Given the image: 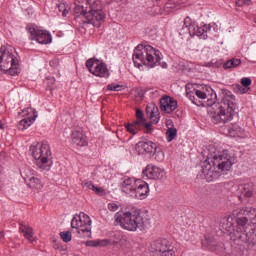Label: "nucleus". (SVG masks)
I'll return each mask as SVG.
<instances>
[{
    "instance_id": "cd10ccee",
    "label": "nucleus",
    "mask_w": 256,
    "mask_h": 256,
    "mask_svg": "<svg viewBox=\"0 0 256 256\" xmlns=\"http://www.w3.org/2000/svg\"><path fill=\"white\" fill-rule=\"evenodd\" d=\"M170 249H173V246H171V243L167 239L158 241L156 243V252H158V253L163 254V253L169 251Z\"/></svg>"
},
{
    "instance_id": "6e6552de",
    "label": "nucleus",
    "mask_w": 256,
    "mask_h": 256,
    "mask_svg": "<svg viewBox=\"0 0 256 256\" xmlns=\"http://www.w3.org/2000/svg\"><path fill=\"white\" fill-rule=\"evenodd\" d=\"M153 53L151 45H143L140 44L134 49L133 53V63L134 65L140 69L143 65H149V57H151Z\"/></svg>"
},
{
    "instance_id": "a19ab883",
    "label": "nucleus",
    "mask_w": 256,
    "mask_h": 256,
    "mask_svg": "<svg viewBox=\"0 0 256 256\" xmlns=\"http://www.w3.org/2000/svg\"><path fill=\"white\" fill-rule=\"evenodd\" d=\"M60 237L64 241V243H69V241H71V239H72L71 232H69V231L61 232Z\"/></svg>"
},
{
    "instance_id": "c9c22d12",
    "label": "nucleus",
    "mask_w": 256,
    "mask_h": 256,
    "mask_svg": "<svg viewBox=\"0 0 256 256\" xmlns=\"http://www.w3.org/2000/svg\"><path fill=\"white\" fill-rule=\"evenodd\" d=\"M150 119H151V123H154L155 125H157V123H159V108H153L150 112Z\"/></svg>"
},
{
    "instance_id": "f03ea898",
    "label": "nucleus",
    "mask_w": 256,
    "mask_h": 256,
    "mask_svg": "<svg viewBox=\"0 0 256 256\" xmlns=\"http://www.w3.org/2000/svg\"><path fill=\"white\" fill-rule=\"evenodd\" d=\"M74 13L76 17H81L83 23L101 27L105 21V11H103V2L101 0H78L75 3Z\"/></svg>"
},
{
    "instance_id": "c03bdc74",
    "label": "nucleus",
    "mask_w": 256,
    "mask_h": 256,
    "mask_svg": "<svg viewBox=\"0 0 256 256\" xmlns=\"http://www.w3.org/2000/svg\"><path fill=\"white\" fill-rule=\"evenodd\" d=\"M82 187H84L86 189H90L91 191H93L95 189V184H93V182L90 181V180H84L82 182Z\"/></svg>"
},
{
    "instance_id": "dca6fc26",
    "label": "nucleus",
    "mask_w": 256,
    "mask_h": 256,
    "mask_svg": "<svg viewBox=\"0 0 256 256\" xmlns=\"http://www.w3.org/2000/svg\"><path fill=\"white\" fill-rule=\"evenodd\" d=\"M71 141L72 145H76V147H87L89 145V140H87V135L84 131L74 130L71 133Z\"/></svg>"
},
{
    "instance_id": "412c9836",
    "label": "nucleus",
    "mask_w": 256,
    "mask_h": 256,
    "mask_svg": "<svg viewBox=\"0 0 256 256\" xmlns=\"http://www.w3.org/2000/svg\"><path fill=\"white\" fill-rule=\"evenodd\" d=\"M19 231L23 233L25 239L29 241V243H35L37 238L33 235V228L23 222L19 223Z\"/></svg>"
},
{
    "instance_id": "5fc2aeb1",
    "label": "nucleus",
    "mask_w": 256,
    "mask_h": 256,
    "mask_svg": "<svg viewBox=\"0 0 256 256\" xmlns=\"http://www.w3.org/2000/svg\"><path fill=\"white\" fill-rule=\"evenodd\" d=\"M5 241V232H0V243H3Z\"/></svg>"
},
{
    "instance_id": "7ed1b4c3",
    "label": "nucleus",
    "mask_w": 256,
    "mask_h": 256,
    "mask_svg": "<svg viewBox=\"0 0 256 256\" xmlns=\"http://www.w3.org/2000/svg\"><path fill=\"white\" fill-rule=\"evenodd\" d=\"M115 221L126 231L135 232L137 229L139 231H147L151 227L149 214L140 210L117 212L115 214Z\"/></svg>"
},
{
    "instance_id": "ea45409f",
    "label": "nucleus",
    "mask_w": 256,
    "mask_h": 256,
    "mask_svg": "<svg viewBox=\"0 0 256 256\" xmlns=\"http://www.w3.org/2000/svg\"><path fill=\"white\" fill-rule=\"evenodd\" d=\"M52 247L53 249L59 251L60 253L63 251H67V246L61 245V243L57 242V240H54Z\"/></svg>"
},
{
    "instance_id": "f3484780",
    "label": "nucleus",
    "mask_w": 256,
    "mask_h": 256,
    "mask_svg": "<svg viewBox=\"0 0 256 256\" xmlns=\"http://www.w3.org/2000/svg\"><path fill=\"white\" fill-rule=\"evenodd\" d=\"M152 54L150 57H148V67H158V65L162 66V69H167V63L163 62L161 63V59H163V54L161 51L153 48L152 46Z\"/></svg>"
},
{
    "instance_id": "09e8293b",
    "label": "nucleus",
    "mask_w": 256,
    "mask_h": 256,
    "mask_svg": "<svg viewBox=\"0 0 256 256\" xmlns=\"http://www.w3.org/2000/svg\"><path fill=\"white\" fill-rule=\"evenodd\" d=\"M195 95L198 97V99H207V93H205L203 90H196Z\"/></svg>"
},
{
    "instance_id": "473e14b6",
    "label": "nucleus",
    "mask_w": 256,
    "mask_h": 256,
    "mask_svg": "<svg viewBox=\"0 0 256 256\" xmlns=\"http://www.w3.org/2000/svg\"><path fill=\"white\" fill-rule=\"evenodd\" d=\"M202 91L204 93H206V97H207L208 101H211L213 99H217V94L215 93L213 88H211L210 86L203 87Z\"/></svg>"
},
{
    "instance_id": "423d86ee",
    "label": "nucleus",
    "mask_w": 256,
    "mask_h": 256,
    "mask_svg": "<svg viewBox=\"0 0 256 256\" xmlns=\"http://www.w3.org/2000/svg\"><path fill=\"white\" fill-rule=\"evenodd\" d=\"M0 69L5 71L8 75H19L21 69L19 68V59L15 50L13 48H7L6 46H1L0 48Z\"/></svg>"
},
{
    "instance_id": "393cba45",
    "label": "nucleus",
    "mask_w": 256,
    "mask_h": 256,
    "mask_svg": "<svg viewBox=\"0 0 256 256\" xmlns=\"http://www.w3.org/2000/svg\"><path fill=\"white\" fill-rule=\"evenodd\" d=\"M227 131V135L229 137H243L245 133V130H243V128H241L237 124H231L230 126H228Z\"/></svg>"
},
{
    "instance_id": "72a5a7b5",
    "label": "nucleus",
    "mask_w": 256,
    "mask_h": 256,
    "mask_svg": "<svg viewBox=\"0 0 256 256\" xmlns=\"http://www.w3.org/2000/svg\"><path fill=\"white\" fill-rule=\"evenodd\" d=\"M114 243H116V245H119L122 251H129V249H131V244L125 238H121L120 241H114Z\"/></svg>"
},
{
    "instance_id": "9b49d317",
    "label": "nucleus",
    "mask_w": 256,
    "mask_h": 256,
    "mask_svg": "<svg viewBox=\"0 0 256 256\" xmlns=\"http://www.w3.org/2000/svg\"><path fill=\"white\" fill-rule=\"evenodd\" d=\"M26 30L30 34V39L32 41H37L40 45H49L51 43V34L45 30L37 29L32 25H28Z\"/></svg>"
},
{
    "instance_id": "4c0bfd02",
    "label": "nucleus",
    "mask_w": 256,
    "mask_h": 256,
    "mask_svg": "<svg viewBox=\"0 0 256 256\" xmlns=\"http://www.w3.org/2000/svg\"><path fill=\"white\" fill-rule=\"evenodd\" d=\"M198 29H199V26L191 23V21H190L189 28H188L190 37H195V35H197Z\"/></svg>"
},
{
    "instance_id": "9d476101",
    "label": "nucleus",
    "mask_w": 256,
    "mask_h": 256,
    "mask_svg": "<svg viewBox=\"0 0 256 256\" xmlns=\"http://www.w3.org/2000/svg\"><path fill=\"white\" fill-rule=\"evenodd\" d=\"M136 151L139 155H155L158 161L163 160V152L157 151V144L153 141H140L136 144Z\"/></svg>"
},
{
    "instance_id": "f8f14e48",
    "label": "nucleus",
    "mask_w": 256,
    "mask_h": 256,
    "mask_svg": "<svg viewBox=\"0 0 256 256\" xmlns=\"http://www.w3.org/2000/svg\"><path fill=\"white\" fill-rule=\"evenodd\" d=\"M143 179H152L153 181H163L167 177L165 169L153 164H148L142 171Z\"/></svg>"
},
{
    "instance_id": "7c9ffc66",
    "label": "nucleus",
    "mask_w": 256,
    "mask_h": 256,
    "mask_svg": "<svg viewBox=\"0 0 256 256\" xmlns=\"http://www.w3.org/2000/svg\"><path fill=\"white\" fill-rule=\"evenodd\" d=\"M239 65H241V59L232 58L229 61L225 62L223 67L224 69H233L235 67H239Z\"/></svg>"
},
{
    "instance_id": "3c124183",
    "label": "nucleus",
    "mask_w": 256,
    "mask_h": 256,
    "mask_svg": "<svg viewBox=\"0 0 256 256\" xmlns=\"http://www.w3.org/2000/svg\"><path fill=\"white\" fill-rule=\"evenodd\" d=\"M143 127L146 129V133H151L153 131V124L144 122Z\"/></svg>"
},
{
    "instance_id": "49530a36",
    "label": "nucleus",
    "mask_w": 256,
    "mask_h": 256,
    "mask_svg": "<svg viewBox=\"0 0 256 256\" xmlns=\"http://www.w3.org/2000/svg\"><path fill=\"white\" fill-rule=\"evenodd\" d=\"M93 191L96 195H99L100 197L107 195V192L105 191V189H103L101 187L94 186Z\"/></svg>"
},
{
    "instance_id": "6e6d98bb",
    "label": "nucleus",
    "mask_w": 256,
    "mask_h": 256,
    "mask_svg": "<svg viewBox=\"0 0 256 256\" xmlns=\"http://www.w3.org/2000/svg\"><path fill=\"white\" fill-rule=\"evenodd\" d=\"M0 129H3V122L0 121Z\"/></svg>"
},
{
    "instance_id": "2f4dec72",
    "label": "nucleus",
    "mask_w": 256,
    "mask_h": 256,
    "mask_svg": "<svg viewBox=\"0 0 256 256\" xmlns=\"http://www.w3.org/2000/svg\"><path fill=\"white\" fill-rule=\"evenodd\" d=\"M215 246V242L213 241V238L209 235H204V239H202V247L204 249H213Z\"/></svg>"
},
{
    "instance_id": "bb28decb",
    "label": "nucleus",
    "mask_w": 256,
    "mask_h": 256,
    "mask_svg": "<svg viewBox=\"0 0 256 256\" xmlns=\"http://www.w3.org/2000/svg\"><path fill=\"white\" fill-rule=\"evenodd\" d=\"M35 119H37V115H35L32 118L26 117L18 122L17 128L20 131H25V129H29V127H31V125H33V123L35 122Z\"/></svg>"
},
{
    "instance_id": "20e7f679",
    "label": "nucleus",
    "mask_w": 256,
    "mask_h": 256,
    "mask_svg": "<svg viewBox=\"0 0 256 256\" xmlns=\"http://www.w3.org/2000/svg\"><path fill=\"white\" fill-rule=\"evenodd\" d=\"M236 107L237 104L235 103L234 95L225 96L221 102H213L212 110H210L212 123L219 125L233 121Z\"/></svg>"
},
{
    "instance_id": "b1692460",
    "label": "nucleus",
    "mask_w": 256,
    "mask_h": 256,
    "mask_svg": "<svg viewBox=\"0 0 256 256\" xmlns=\"http://www.w3.org/2000/svg\"><path fill=\"white\" fill-rule=\"evenodd\" d=\"M143 125L140 122L134 121L132 123H125L124 127L128 133L131 135H137L141 129H143Z\"/></svg>"
},
{
    "instance_id": "de8ad7c7",
    "label": "nucleus",
    "mask_w": 256,
    "mask_h": 256,
    "mask_svg": "<svg viewBox=\"0 0 256 256\" xmlns=\"http://www.w3.org/2000/svg\"><path fill=\"white\" fill-rule=\"evenodd\" d=\"M108 209L109 211H112V213H115V211H119V204L116 202H110L108 204Z\"/></svg>"
},
{
    "instance_id": "603ef678",
    "label": "nucleus",
    "mask_w": 256,
    "mask_h": 256,
    "mask_svg": "<svg viewBox=\"0 0 256 256\" xmlns=\"http://www.w3.org/2000/svg\"><path fill=\"white\" fill-rule=\"evenodd\" d=\"M162 255L163 256H175V251L173 250V248H171L170 250L163 252Z\"/></svg>"
},
{
    "instance_id": "4be33fe9",
    "label": "nucleus",
    "mask_w": 256,
    "mask_h": 256,
    "mask_svg": "<svg viewBox=\"0 0 256 256\" xmlns=\"http://www.w3.org/2000/svg\"><path fill=\"white\" fill-rule=\"evenodd\" d=\"M237 216H234L233 214L230 215L227 219H226V223L222 224V229H224V231H227V233H230V239L233 240V233H235V231H237V228L235 226L236 223V218Z\"/></svg>"
},
{
    "instance_id": "e433bc0d",
    "label": "nucleus",
    "mask_w": 256,
    "mask_h": 256,
    "mask_svg": "<svg viewBox=\"0 0 256 256\" xmlns=\"http://www.w3.org/2000/svg\"><path fill=\"white\" fill-rule=\"evenodd\" d=\"M189 25H191V18L186 17L184 19V25L182 29L180 30V35H189Z\"/></svg>"
},
{
    "instance_id": "aec40b11",
    "label": "nucleus",
    "mask_w": 256,
    "mask_h": 256,
    "mask_svg": "<svg viewBox=\"0 0 256 256\" xmlns=\"http://www.w3.org/2000/svg\"><path fill=\"white\" fill-rule=\"evenodd\" d=\"M148 195L149 184L141 179H137L136 190L133 197L136 199H145Z\"/></svg>"
},
{
    "instance_id": "864d4df0",
    "label": "nucleus",
    "mask_w": 256,
    "mask_h": 256,
    "mask_svg": "<svg viewBox=\"0 0 256 256\" xmlns=\"http://www.w3.org/2000/svg\"><path fill=\"white\" fill-rule=\"evenodd\" d=\"M186 97L190 98V101H192V103L197 105V102H195V96L191 95V92L187 91L186 92Z\"/></svg>"
},
{
    "instance_id": "2eb2a0df",
    "label": "nucleus",
    "mask_w": 256,
    "mask_h": 256,
    "mask_svg": "<svg viewBox=\"0 0 256 256\" xmlns=\"http://www.w3.org/2000/svg\"><path fill=\"white\" fill-rule=\"evenodd\" d=\"M234 217H247L253 225L256 224V209L251 207L236 208L232 211Z\"/></svg>"
},
{
    "instance_id": "8fccbe9b",
    "label": "nucleus",
    "mask_w": 256,
    "mask_h": 256,
    "mask_svg": "<svg viewBox=\"0 0 256 256\" xmlns=\"http://www.w3.org/2000/svg\"><path fill=\"white\" fill-rule=\"evenodd\" d=\"M236 5L238 7H243V5H251V0H238Z\"/></svg>"
},
{
    "instance_id": "39448f33",
    "label": "nucleus",
    "mask_w": 256,
    "mask_h": 256,
    "mask_svg": "<svg viewBox=\"0 0 256 256\" xmlns=\"http://www.w3.org/2000/svg\"><path fill=\"white\" fill-rule=\"evenodd\" d=\"M30 152L39 169H42V171H49L51 169V163L49 161L52 153L49 142L42 141L32 144L30 146Z\"/></svg>"
},
{
    "instance_id": "ddd939ff",
    "label": "nucleus",
    "mask_w": 256,
    "mask_h": 256,
    "mask_svg": "<svg viewBox=\"0 0 256 256\" xmlns=\"http://www.w3.org/2000/svg\"><path fill=\"white\" fill-rule=\"evenodd\" d=\"M21 175L30 189L35 191H41V189H43V182L39 179V177L33 176V174H31V169H23L21 171Z\"/></svg>"
},
{
    "instance_id": "f704fd0d",
    "label": "nucleus",
    "mask_w": 256,
    "mask_h": 256,
    "mask_svg": "<svg viewBox=\"0 0 256 256\" xmlns=\"http://www.w3.org/2000/svg\"><path fill=\"white\" fill-rule=\"evenodd\" d=\"M166 137H167V142L171 143V141H173V139L177 137V128L175 127L168 128V130L166 131Z\"/></svg>"
},
{
    "instance_id": "6ab92c4d",
    "label": "nucleus",
    "mask_w": 256,
    "mask_h": 256,
    "mask_svg": "<svg viewBox=\"0 0 256 256\" xmlns=\"http://www.w3.org/2000/svg\"><path fill=\"white\" fill-rule=\"evenodd\" d=\"M137 189V179L134 178H126L122 182L121 190L126 195H130V197H135V190Z\"/></svg>"
},
{
    "instance_id": "a878e982",
    "label": "nucleus",
    "mask_w": 256,
    "mask_h": 256,
    "mask_svg": "<svg viewBox=\"0 0 256 256\" xmlns=\"http://www.w3.org/2000/svg\"><path fill=\"white\" fill-rule=\"evenodd\" d=\"M213 33V28L209 24H205L202 27L198 26V30L196 32L197 37L201 39H207Z\"/></svg>"
},
{
    "instance_id": "a211bd4d",
    "label": "nucleus",
    "mask_w": 256,
    "mask_h": 256,
    "mask_svg": "<svg viewBox=\"0 0 256 256\" xmlns=\"http://www.w3.org/2000/svg\"><path fill=\"white\" fill-rule=\"evenodd\" d=\"M160 109L163 113H173L177 109V101L171 96H164L160 99Z\"/></svg>"
},
{
    "instance_id": "5701e85b",
    "label": "nucleus",
    "mask_w": 256,
    "mask_h": 256,
    "mask_svg": "<svg viewBox=\"0 0 256 256\" xmlns=\"http://www.w3.org/2000/svg\"><path fill=\"white\" fill-rule=\"evenodd\" d=\"M252 81L251 78L244 77L241 79V86L240 84H236L233 88V90L238 93L239 95H243L247 93V88L251 85Z\"/></svg>"
},
{
    "instance_id": "58836bf2",
    "label": "nucleus",
    "mask_w": 256,
    "mask_h": 256,
    "mask_svg": "<svg viewBox=\"0 0 256 256\" xmlns=\"http://www.w3.org/2000/svg\"><path fill=\"white\" fill-rule=\"evenodd\" d=\"M137 123L145 125V118H143V111L141 109H136V120Z\"/></svg>"
},
{
    "instance_id": "79ce46f5",
    "label": "nucleus",
    "mask_w": 256,
    "mask_h": 256,
    "mask_svg": "<svg viewBox=\"0 0 256 256\" xmlns=\"http://www.w3.org/2000/svg\"><path fill=\"white\" fill-rule=\"evenodd\" d=\"M103 243H104V241H93V240H91V241L86 242V246L87 247H103V245H105Z\"/></svg>"
},
{
    "instance_id": "1a4fd4ad",
    "label": "nucleus",
    "mask_w": 256,
    "mask_h": 256,
    "mask_svg": "<svg viewBox=\"0 0 256 256\" xmlns=\"http://www.w3.org/2000/svg\"><path fill=\"white\" fill-rule=\"evenodd\" d=\"M86 67L89 73L95 75V77L107 79L111 75V73L109 72V68H107V64L95 58L88 59L86 61Z\"/></svg>"
},
{
    "instance_id": "a18cd8bd",
    "label": "nucleus",
    "mask_w": 256,
    "mask_h": 256,
    "mask_svg": "<svg viewBox=\"0 0 256 256\" xmlns=\"http://www.w3.org/2000/svg\"><path fill=\"white\" fill-rule=\"evenodd\" d=\"M121 89H123V86L119 84H109L107 86L108 91H121Z\"/></svg>"
},
{
    "instance_id": "0eeeda50",
    "label": "nucleus",
    "mask_w": 256,
    "mask_h": 256,
    "mask_svg": "<svg viewBox=\"0 0 256 256\" xmlns=\"http://www.w3.org/2000/svg\"><path fill=\"white\" fill-rule=\"evenodd\" d=\"M91 217L85 214V212H80L75 214L71 220L72 229H76V233L83 235L86 233V237L91 236Z\"/></svg>"
},
{
    "instance_id": "4468645a",
    "label": "nucleus",
    "mask_w": 256,
    "mask_h": 256,
    "mask_svg": "<svg viewBox=\"0 0 256 256\" xmlns=\"http://www.w3.org/2000/svg\"><path fill=\"white\" fill-rule=\"evenodd\" d=\"M236 221V230L232 232V241H240L243 239V235L247 233V223H249V218L245 216H238Z\"/></svg>"
},
{
    "instance_id": "37998d69",
    "label": "nucleus",
    "mask_w": 256,
    "mask_h": 256,
    "mask_svg": "<svg viewBox=\"0 0 256 256\" xmlns=\"http://www.w3.org/2000/svg\"><path fill=\"white\" fill-rule=\"evenodd\" d=\"M178 6H179V4L177 3V0H169L165 4L166 9H177Z\"/></svg>"
},
{
    "instance_id": "f257e3e1",
    "label": "nucleus",
    "mask_w": 256,
    "mask_h": 256,
    "mask_svg": "<svg viewBox=\"0 0 256 256\" xmlns=\"http://www.w3.org/2000/svg\"><path fill=\"white\" fill-rule=\"evenodd\" d=\"M231 167H233V161L229 150H219L214 145L208 146L207 159L202 166L203 177L208 183L217 181L221 175H227Z\"/></svg>"
},
{
    "instance_id": "c756f323",
    "label": "nucleus",
    "mask_w": 256,
    "mask_h": 256,
    "mask_svg": "<svg viewBox=\"0 0 256 256\" xmlns=\"http://www.w3.org/2000/svg\"><path fill=\"white\" fill-rule=\"evenodd\" d=\"M243 189H244V196L245 197H253V193L255 192V184H253V182L250 183H246L243 185Z\"/></svg>"
},
{
    "instance_id": "c85d7f7f",
    "label": "nucleus",
    "mask_w": 256,
    "mask_h": 256,
    "mask_svg": "<svg viewBox=\"0 0 256 256\" xmlns=\"http://www.w3.org/2000/svg\"><path fill=\"white\" fill-rule=\"evenodd\" d=\"M56 7L59 13H62V17H67L69 11H71V6L67 2L58 3Z\"/></svg>"
}]
</instances>
